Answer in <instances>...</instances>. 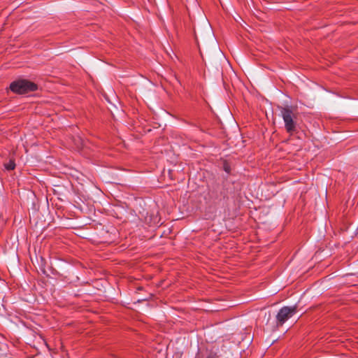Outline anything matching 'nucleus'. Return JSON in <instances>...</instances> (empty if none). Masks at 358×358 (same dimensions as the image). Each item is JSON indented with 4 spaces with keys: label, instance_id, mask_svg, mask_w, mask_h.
<instances>
[{
    "label": "nucleus",
    "instance_id": "1",
    "mask_svg": "<svg viewBox=\"0 0 358 358\" xmlns=\"http://www.w3.org/2000/svg\"><path fill=\"white\" fill-rule=\"evenodd\" d=\"M280 113L285 123L286 131L292 134L296 130V115L289 106L280 107Z\"/></svg>",
    "mask_w": 358,
    "mask_h": 358
},
{
    "label": "nucleus",
    "instance_id": "3",
    "mask_svg": "<svg viewBox=\"0 0 358 358\" xmlns=\"http://www.w3.org/2000/svg\"><path fill=\"white\" fill-rule=\"evenodd\" d=\"M297 310L296 306H284L278 311L276 315L278 324L280 325L283 324L287 320L291 318Z\"/></svg>",
    "mask_w": 358,
    "mask_h": 358
},
{
    "label": "nucleus",
    "instance_id": "2",
    "mask_svg": "<svg viewBox=\"0 0 358 358\" xmlns=\"http://www.w3.org/2000/svg\"><path fill=\"white\" fill-rule=\"evenodd\" d=\"M10 89L15 93L24 94L36 90L37 85L29 80L21 79L12 82Z\"/></svg>",
    "mask_w": 358,
    "mask_h": 358
},
{
    "label": "nucleus",
    "instance_id": "4",
    "mask_svg": "<svg viewBox=\"0 0 358 358\" xmlns=\"http://www.w3.org/2000/svg\"><path fill=\"white\" fill-rule=\"evenodd\" d=\"M4 166L7 170L11 171L15 168V163L13 160L10 159L8 162L4 164Z\"/></svg>",
    "mask_w": 358,
    "mask_h": 358
},
{
    "label": "nucleus",
    "instance_id": "5",
    "mask_svg": "<svg viewBox=\"0 0 358 358\" xmlns=\"http://www.w3.org/2000/svg\"><path fill=\"white\" fill-rule=\"evenodd\" d=\"M207 358H212V357H207Z\"/></svg>",
    "mask_w": 358,
    "mask_h": 358
}]
</instances>
